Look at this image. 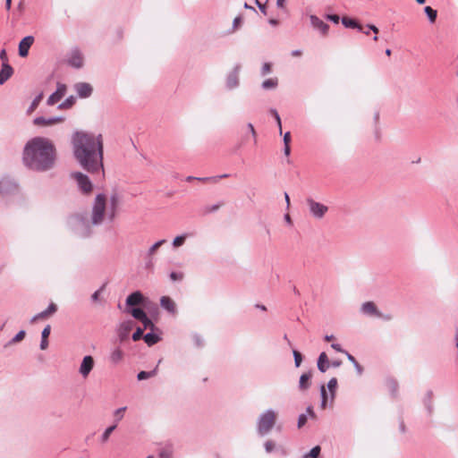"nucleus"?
Segmentation results:
<instances>
[{
  "instance_id": "obj_1",
  "label": "nucleus",
  "mask_w": 458,
  "mask_h": 458,
  "mask_svg": "<svg viewBox=\"0 0 458 458\" xmlns=\"http://www.w3.org/2000/svg\"><path fill=\"white\" fill-rule=\"evenodd\" d=\"M73 155L81 166L91 174L103 171L104 146L101 134L75 131L72 137Z\"/></svg>"
},
{
  "instance_id": "obj_2",
  "label": "nucleus",
  "mask_w": 458,
  "mask_h": 458,
  "mask_svg": "<svg viewBox=\"0 0 458 458\" xmlns=\"http://www.w3.org/2000/svg\"><path fill=\"white\" fill-rule=\"evenodd\" d=\"M55 157V148L49 139L35 137L26 143L22 161L30 170L46 172L54 167Z\"/></svg>"
},
{
  "instance_id": "obj_3",
  "label": "nucleus",
  "mask_w": 458,
  "mask_h": 458,
  "mask_svg": "<svg viewBox=\"0 0 458 458\" xmlns=\"http://www.w3.org/2000/svg\"><path fill=\"white\" fill-rule=\"evenodd\" d=\"M116 197L111 198V209L106 212V196L99 193L96 196L92 205V210L89 218L81 216L76 218L75 229L81 237H88L92 234L93 227L99 226L105 221L106 216L112 222L115 216Z\"/></svg>"
},
{
  "instance_id": "obj_4",
  "label": "nucleus",
  "mask_w": 458,
  "mask_h": 458,
  "mask_svg": "<svg viewBox=\"0 0 458 458\" xmlns=\"http://www.w3.org/2000/svg\"><path fill=\"white\" fill-rule=\"evenodd\" d=\"M277 414L275 411L269 409L261 413L257 422V431L261 437L267 435L274 428Z\"/></svg>"
},
{
  "instance_id": "obj_5",
  "label": "nucleus",
  "mask_w": 458,
  "mask_h": 458,
  "mask_svg": "<svg viewBox=\"0 0 458 458\" xmlns=\"http://www.w3.org/2000/svg\"><path fill=\"white\" fill-rule=\"evenodd\" d=\"M305 201L309 208L310 215L317 220L323 219L328 212L329 208L327 205L316 201L310 197L307 198Z\"/></svg>"
},
{
  "instance_id": "obj_6",
  "label": "nucleus",
  "mask_w": 458,
  "mask_h": 458,
  "mask_svg": "<svg viewBox=\"0 0 458 458\" xmlns=\"http://www.w3.org/2000/svg\"><path fill=\"white\" fill-rule=\"evenodd\" d=\"M72 177L77 182L80 190L83 193H89L92 191V183L86 174L75 172L72 174Z\"/></svg>"
},
{
  "instance_id": "obj_7",
  "label": "nucleus",
  "mask_w": 458,
  "mask_h": 458,
  "mask_svg": "<svg viewBox=\"0 0 458 458\" xmlns=\"http://www.w3.org/2000/svg\"><path fill=\"white\" fill-rule=\"evenodd\" d=\"M95 366L94 358L91 355H87L82 359L79 368V373L83 378H87Z\"/></svg>"
},
{
  "instance_id": "obj_8",
  "label": "nucleus",
  "mask_w": 458,
  "mask_h": 458,
  "mask_svg": "<svg viewBox=\"0 0 458 458\" xmlns=\"http://www.w3.org/2000/svg\"><path fill=\"white\" fill-rule=\"evenodd\" d=\"M64 121V117L63 116H54L46 118L44 116L36 117L33 120V123L36 126H52L56 123H63Z\"/></svg>"
},
{
  "instance_id": "obj_9",
  "label": "nucleus",
  "mask_w": 458,
  "mask_h": 458,
  "mask_svg": "<svg viewBox=\"0 0 458 458\" xmlns=\"http://www.w3.org/2000/svg\"><path fill=\"white\" fill-rule=\"evenodd\" d=\"M66 93V86L62 83H57L56 90L52 93L47 100L48 106H53L59 102Z\"/></svg>"
},
{
  "instance_id": "obj_10",
  "label": "nucleus",
  "mask_w": 458,
  "mask_h": 458,
  "mask_svg": "<svg viewBox=\"0 0 458 458\" xmlns=\"http://www.w3.org/2000/svg\"><path fill=\"white\" fill-rule=\"evenodd\" d=\"M34 43V37L26 36L19 43V55L21 57H26L29 54V49Z\"/></svg>"
},
{
  "instance_id": "obj_11",
  "label": "nucleus",
  "mask_w": 458,
  "mask_h": 458,
  "mask_svg": "<svg viewBox=\"0 0 458 458\" xmlns=\"http://www.w3.org/2000/svg\"><path fill=\"white\" fill-rule=\"evenodd\" d=\"M133 327H134V322L132 320L123 321L120 325V327L118 329V336H119L121 342H123L124 340H126L128 338L129 334H130L131 330L133 328Z\"/></svg>"
},
{
  "instance_id": "obj_12",
  "label": "nucleus",
  "mask_w": 458,
  "mask_h": 458,
  "mask_svg": "<svg viewBox=\"0 0 458 458\" xmlns=\"http://www.w3.org/2000/svg\"><path fill=\"white\" fill-rule=\"evenodd\" d=\"M17 190V184L10 179L3 178L0 180V194H9Z\"/></svg>"
},
{
  "instance_id": "obj_13",
  "label": "nucleus",
  "mask_w": 458,
  "mask_h": 458,
  "mask_svg": "<svg viewBox=\"0 0 458 458\" xmlns=\"http://www.w3.org/2000/svg\"><path fill=\"white\" fill-rule=\"evenodd\" d=\"M74 89L80 98H89L93 91L92 86L87 82L76 83Z\"/></svg>"
},
{
  "instance_id": "obj_14",
  "label": "nucleus",
  "mask_w": 458,
  "mask_h": 458,
  "mask_svg": "<svg viewBox=\"0 0 458 458\" xmlns=\"http://www.w3.org/2000/svg\"><path fill=\"white\" fill-rule=\"evenodd\" d=\"M57 310V306L56 304H55L54 302H51L47 309H46L45 310L36 314L34 317H32V318L30 319V322L31 323H35L36 321L39 320V319H44L49 316H52L53 314H55Z\"/></svg>"
},
{
  "instance_id": "obj_15",
  "label": "nucleus",
  "mask_w": 458,
  "mask_h": 458,
  "mask_svg": "<svg viewBox=\"0 0 458 458\" xmlns=\"http://www.w3.org/2000/svg\"><path fill=\"white\" fill-rule=\"evenodd\" d=\"M360 310L362 313L373 316L382 317V313L377 310L376 304L373 301H366L361 305Z\"/></svg>"
},
{
  "instance_id": "obj_16",
  "label": "nucleus",
  "mask_w": 458,
  "mask_h": 458,
  "mask_svg": "<svg viewBox=\"0 0 458 458\" xmlns=\"http://www.w3.org/2000/svg\"><path fill=\"white\" fill-rule=\"evenodd\" d=\"M310 23L311 25L317 29L322 35H327L329 30L328 24L324 22L316 15H310Z\"/></svg>"
},
{
  "instance_id": "obj_17",
  "label": "nucleus",
  "mask_w": 458,
  "mask_h": 458,
  "mask_svg": "<svg viewBox=\"0 0 458 458\" xmlns=\"http://www.w3.org/2000/svg\"><path fill=\"white\" fill-rule=\"evenodd\" d=\"M13 69L8 63H3L0 71V85L5 83L13 75Z\"/></svg>"
},
{
  "instance_id": "obj_18",
  "label": "nucleus",
  "mask_w": 458,
  "mask_h": 458,
  "mask_svg": "<svg viewBox=\"0 0 458 458\" xmlns=\"http://www.w3.org/2000/svg\"><path fill=\"white\" fill-rule=\"evenodd\" d=\"M144 296L142 295V293L139 291H136L132 293H131L127 298H126V305L127 306H136V305H140V304H142L144 302Z\"/></svg>"
},
{
  "instance_id": "obj_19",
  "label": "nucleus",
  "mask_w": 458,
  "mask_h": 458,
  "mask_svg": "<svg viewBox=\"0 0 458 458\" xmlns=\"http://www.w3.org/2000/svg\"><path fill=\"white\" fill-rule=\"evenodd\" d=\"M68 64L74 68H81L83 65V57L79 50L72 52Z\"/></svg>"
},
{
  "instance_id": "obj_20",
  "label": "nucleus",
  "mask_w": 458,
  "mask_h": 458,
  "mask_svg": "<svg viewBox=\"0 0 458 458\" xmlns=\"http://www.w3.org/2000/svg\"><path fill=\"white\" fill-rule=\"evenodd\" d=\"M160 305L170 313H175L176 308L174 301L168 296H163L160 299Z\"/></svg>"
},
{
  "instance_id": "obj_21",
  "label": "nucleus",
  "mask_w": 458,
  "mask_h": 458,
  "mask_svg": "<svg viewBox=\"0 0 458 458\" xmlns=\"http://www.w3.org/2000/svg\"><path fill=\"white\" fill-rule=\"evenodd\" d=\"M318 369L320 372H326L329 368V360L326 352H321L318 359Z\"/></svg>"
},
{
  "instance_id": "obj_22",
  "label": "nucleus",
  "mask_w": 458,
  "mask_h": 458,
  "mask_svg": "<svg viewBox=\"0 0 458 458\" xmlns=\"http://www.w3.org/2000/svg\"><path fill=\"white\" fill-rule=\"evenodd\" d=\"M311 377H312V374L310 371L301 375L300 381H299V388L301 390H302V391L307 390L310 387V381Z\"/></svg>"
},
{
  "instance_id": "obj_23",
  "label": "nucleus",
  "mask_w": 458,
  "mask_h": 458,
  "mask_svg": "<svg viewBox=\"0 0 458 458\" xmlns=\"http://www.w3.org/2000/svg\"><path fill=\"white\" fill-rule=\"evenodd\" d=\"M342 24L345 28H352V29H357L359 30H362V26L357 21L348 18V17L342 18Z\"/></svg>"
},
{
  "instance_id": "obj_24",
  "label": "nucleus",
  "mask_w": 458,
  "mask_h": 458,
  "mask_svg": "<svg viewBox=\"0 0 458 458\" xmlns=\"http://www.w3.org/2000/svg\"><path fill=\"white\" fill-rule=\"evenodd\" d=\"M123 359V352L119 348H115L110 354V361L114 364H118Z\"/></svg>"
},
{
  "instance_id": "obj_25",
  "label": "nucleus",
  "mask_w": 458,
  "mask_h": 458,
  "mask_svg": "<svg viewBox=\"0 0 458 458\" xmlns=\"http://www.w3.org/2000/svg\"><path fill=\"white\" fill-rule=\"evenodd\" d=\"M143 339H144V342L148 346L154 345V344H156L157 343H158L160 341V337L158 336V335H157V334H155L153 332L147 333L143 336Z\"/></svg>"
},
{
  "instance_id": "obj_26",
  "label": "nucleus",
  "mask_w": 458,
  "mask_h": 458,
  "mask_svg": "<svg viewBox=\"0 0 458 458\" xmlns=\"http://www.w3.org/2000/svg\"><path fill=\"white\" fill-rule=\"evenodd\" d=\"M432 392L428 391L426 396L423 400L424 405L428 412V415H431L433 412V403H432Z\"/></svg>"
},
{
  "instance_id": "obj_27",
  "label": "nucleus",
  "mask_w": 458,
  "mask_h": 458,
  "mask_svg": "<svg viewBox=\"0 0 458 458\" xmlns=\"http://www.w3.org/2000/svg\"><path fill=\"white\" fill-rule=\"evenodd\" d=\"M128 312L139 321L142 320L147 316L146 312L140 308H132L128 310Z\"/></svg>"
},
{
  "instance_id": "obj_28",
  "label": "nucleus",
  "mask_w": 458,
  "mask_h": 458,
  "mask_svg": "<svg viewBox=\"0 0 458 458\" xmlns=\"http://www.w3.org/2000/svg\"><path fill=\"white\" fill-rule=\"evenodd\" d=\"M225 202H218L214 205H207L202 208V213L204 215L214 213V212L217 211L222 206H225Z\"/></svg>"
},
{
  "instance_id": "obj_29",
  "label": "nucleus",
  "mask_w": 458,
  "mask_h": 458,
  "mask_svg": "<svg viewBox=\"0 0 458 458\" xmlns=\"http://www.w3.org/2000/svg\"><path fill=\"white\" fill-rule=\"evenodd\" d=\"M278 80L277 78H270L262 82V89H273L277 87Z\"/></svg>"
},
{
  "instance_id": "obj_30",
  "label": "nucleus",
  "mask_w": 458,
  "mask_h": 458,
  "mask_svg": "<svg viewBox=\"0 0 458 458\" xmlns=\"http://www.w3.org/2000/svg\"><path fill=\"white\" fill-rule=\"evenodd\" d=\"M228 174H224L217 176H211V177H196V181L203 182H212L216 183L219 181L221 178H226Z\"/></svg>"
},
{
  "instance_id": "obj_31",
  "label": "nucleus",
  "mask_w": 458,
  "mask_h": 458,
  "mask_svg": "<svg viewBox=\"0 0 458 458\" xmlns=\"http://www.w3.org/2000/svg\"><path fill=\"white\" fill-rule=\"evenodd\" d=\"M424 12L426 13V15L428 16V21L431 22V23H434L437 20V10L433 9L432 7L430 6H426L424 8Z\"/></svg>"
},
{
  "instance_id": "obj_32",
  "label": "nucleus",
  "mask_w": 458,
  "mask_h": 458,
  "mask_svg": "<svg viewBox=\"0 0 458 458\" xmlns=\"http://www.w3.org/2000/svg\"><path fill=\"white\" fill-rule=\"evenodd\" d=\"M25 335H26V333H25V331H24V330H21V331H19V332H18V333H17V334H16V335L12 338V340H10V341H9V342L4 345V347H7V346H9V345H11V344H16V343H19V342L22 341V340L24 339V337H25Z\"/></svg>"
},
{
  "instance_id": "obj_33",
  "label": "nucleus",
  "mask_w": 458,
  "mask_h": 458,
  "mask_svg": "<svg viewBox=\"0 0 458 458\" xmlns=\"http://www.w3.org/2000/svg\"><path fill=\"white\" fill-rule=\"evenodd\" d=\"M43 98V93H39L31 102L30 106H29L27 113L31 114L39 105L40 101Z\"/></svg>"
},
{
  "instance_id": "obj_34",
  "label": "nucleus",
  "mask_w": 458,
  "mask_h": 458,
  "mask_svg": "<svg viewBox=\"0 0 458 458\" xmlns=\"http://www.w3.org/2000/svg\"><path fill=\"white\" fill-rule=\"evenodd\" d=\"M321 447L319 445H316L309 453H306L302 455V458H318L320 454Z\"/></svg>"
},
{
  "instance_id": "obj_35",
  "label": "nucleus",
  "mask_w": 458,
  "mask_h": 458,
  "mask_svg": "<svg viewBox=\"0 0 458 458\" xmlns=\"http://www.w3.org/2000/svg\"><path fill=\"white\" fill-rule=\"evenodd\" d=\"M165 240H159L157 242H155L148 250L147 256L148 257H153V255L156 253V251L160 248L163 244L165 243Z\"/></svg>"
},
{
  "instance_id": "obj_36",
  "label": "nucleus",
  "mask_w": 458,
  "mask_h": 458,
  "mask_svg": "<svg viewBox=\"0 0 458 458\" xmlns=\"http://www.w3.org/2000/svg\"><path fill=\"white\" fill-rule=\"evenodd\" d=\"M157 367L151 371L142 370L138 373L137 378H138V380H144V379L149 378L151 377H154L157 374Z\"/></svg>"
},
{
  "instance_id": "obj_37",
  "label": "nucleus",
  "mask_w": 458,
  "mask_h": 458,
  "mask_svg": "<svg viewBox=\"0 0 458 458\" xmlns=\"http://www.w3.org/2000/svg\"><path fill=\"white\" fill-rule=\"evenodd\" d=\"M116 428V423H114L112 426L106 428L104 433L101 436V442L106 443L109 439L110 435L112 432Z\"/></svg>"
},
{
  "instance_id": "obj_38",
  "label": "nucleus",
  "mask_w": 458,
  "mask_h": 458,
  "mask_svg": "<svg viewBox=\"0 0 458 458\" xmlns=\"http://www.w3.org/2000/svg\"><path fill=\"white\" fill-rule=\"evenodd\" d=\"M126 409H127L126 407H121V408L116 409L114 411V423H116V425L123 418Z\"/></svg>"
},
{
  "instance_id": "obj_39",
  "label": "nucleus",
  "mask_w": 458,
  "mask_h": 458,
  "mask_svg": "<svg viewBox=\"0 0 458 458\" xmlns=\"http://www.w3.org/2000/svg\"><path fill=\"white\" fill-rule=\"evenodd\" d=\"M75 103V98L71 96L69 98H67L64 102H62L59 106H58V109H67V108H70L72 107Z\"/></svg>"
},
{
  "instance_id": "obj_40",
  "label": "nucleus",
  "mask_w": 458,
  "mask_h": 458,
  "mask_svg": "<svg viewBox=\"0 0 458 458\" xmlns=\"http://www.w3.org/2000/svg\"><path fill=\"white\" fill-rule=\"evenodd\" d=\"M140 322L143 324V330L149 328L151 331H153L156 328V326L148 316H146L142 320H140Z\"/></svg>"
},
{
  "instance_id": "obj_41",
  "label": "nucleus",
  "mask_w": 458,
  "mask_h": 458,
  "mask_svg": "<svg viewBox=\"0 0 458 458\" xmlns=\"http://www.w3.org/2000/svg\"><path fill=\"white\" fill-rule=\"evenodd\" d=\"M265 451L267 454L272 453L273 451L276 450V445L273 440H267L264 444Z\"/></svg>"
},
{
  "instance_id": "obj_42",
  "label": "nucleus",
  "mask_w": 458,
  "mask_h": 458,
  "mask_svg": "<svg viewBox=\"0 0 458 458\" xmlns=\"http://www.w3.org/2000/svg\"><path fill=\"white\" fill-rule=\"evenodd\" d=\"M293 355L294 359V365L296 368H299L302 361V355L295 349L293 350Z\"/></svg>"
},
{
  "instance_id": "obj_43",
  "label": "nucleus",
  "mask_w": 458,
  "mask_h": 458,
  "mask_svg": "<svg viewBox=\"0 0 458 458\" xmlns=\"http://www.w3.org/2000/svg\"><path fill=\"white\" fill-rule=\"evenodd\" d=\"M320 394H321V408L325 409L327 406V394L325 386H323V385L320 387Z\"/></svg>"
},
{
  "instance_id": "obj_44",
  "label": "nucleus",
  "mask_w": 458,
  "mask_h": 458,
  "mask_svg": "<svg viewBox=\"0 0 458 458\" xmlns=\"http://www.w3.org/2000/svg\"><path fill=\"white\" fill-rule=\"evenodd\" d=\"M185 240H186L185 234L176 236L173 241V246L174 248H178L184 243Z\"/></svg>"
},
{
  "instance_id": "obj_45",
  "label": "nucleus",
  "mask_w": 458,
  "mask_h": 458,
  "mask_svg": "<svg viewBox=\"0 0 458 458\" xmlns=\"http://www.w3.org/2000/svg\"><path fill=\"white\" fill-rule=\"evenodd\" d=\"M387 385H388V388L390 389L391 391V394L393 396H396V394H397V389H398V384L396 381L394 380H389L387 382Z\"/></svg>"
},
{
  "instance_id": "obj_46",
  "label": "nucleus",
  "mask_w": 458,
  "mask_h": 458,
  "mask_svg": "<svg viewBox=\"0 0 458 458\" xmlns=\"http://www.w3.org/2000/svg\"><path fill=\"white\" fill-rule=\"evenodd\" d=\"M106 288V284H104L98 290H97L93 294L91 295V301L94 302H97L99 301L100 294L104 292Z\"/></svg>"
},
{
  "instance_id": "obj_47",
  "label": "nucleus",
  "mask_w": 458,
  "mask_h": 458,
  "mask_svg": "<svg viewBox=\"0 0 458 458\" xmlns=\"http://www.w3.org/2000/svg\"><path fill=\"white\" fill-rule=\"evenodd\" d=\"M336 386H337L336 378L335 377L331 378L327 383V387L330 390V392L332 393L333 397L335 395V390Z\"/></svg>"
},
{
  "instance_id": "obj_48",
  "label": "nucleus",
  "mask_w": 458,
  "mask_h": 458,
  "mask_svg": "<svg viewBox=\"0 0 458 458\" xmlns=\"http://www.w3.org/2000/svg\"><path fill=\"white\" fill-rule=\"evenodd\" d=\"M270 113L272 114V115L276 119V121L277 123V125H278V128H279L280 134H282V123H281V118L279 116L278 112L276 109H271Z\"/></svg>"
},
{
  "instance_id": "obj_49",
  "label": "nucleus",
  "mask_w": 458,
  "mask_h": 458,
  "mask_svg": "<svg viewBox=\"0 0 458 458\" xmlns=\"http://www.w3.org/2000/svg\"><path fill=\"white\" fill-rule=\"evenodd\" d=\"M143 336H144V335H143V329H142V328H140V327H138V328L136 329V331L132 334L131 338H132V340H133L134 342H137V341H139L140 339H141Z\"/></svg>"
},
{
  "instance_id": "obj_50",
  "label": "nucleus",
  "mask_w": 458,
  "mask_h": 458,
  "mask_svg": "<svg viewBox=\"0 0 458 458\" xmlns=\"http://www.w3.org/2000/svg\"><path fill=\"white\" fill-rule=\"evenodd\" d=\"M183 273L182 272H172L169 277L172 281H182L183 279Z\"/></svg>"
},
{
  "instance_id": "obj_51",
  "label": "nucleus",
  "mask_w": 458,
  "mask_h": 458,
  "mask_svg": "<svg viewBox=\"0 0 458 458\" xmlns=\"http://www.w3.org/2000/svg\"><path fill=\"white\" fill-rule=\"evenodd\" d=\"M158 458H172V451L168 448L162 449L158 454Z\"/></svg>"
},
{
  "instance_id": "obj_52",
  "label": "nucleus",
  "mask_w": 458,
  "mask_h": 458,
  "mask_svg": "<svg viewBox=\"0 0 458 458\" xmlns=\"http://www.w3.org/2000/svg\"><path fill=\"white\" fill-rule=\"evenodd\" d=\"M242 23V18L241 16L235 17L233 21V29L238 30Z\"/></svg>"
},
{
  "instance_id": "obj_53",
  "label": "nucleus",
  "mask_w": 458,
  "mask_h": 458,
  "mask_svg": "<svg viewBox=\"0 0 458 458\" xmlns=\"http://www.w3.org/2000/svg\"><path fill=\"white\" fill-rule=\"evenodd\" d=\"M271 72V64L269 63H265L261 68V75L265 76Z\"/></svg>"
},
{
  "instance_id": "obj_54",
  "label": "nucleus",
  "mask_w": 458,
  "mask_h": 458,
  "mask_svg": "<svg viewBox=\"0 0 458 458\" xmlns=\"http://www.w3.org/2000/svg\"><path fill=\"white\" fill-rule=\"evenodd\" d=\"M307 422V416L306 414H301L298 418V423H297V426L299 428H301V427H303Z\"/></svg>"
},
{
  "instance_id": "obj_55",
  "label": "nucleus",
  "mask_w": 458,
  "mask_h": 458,
  "mask_svg": "<svg viewBox=\"0 0 458 458\" xmlns=\"http://www.w3.org/2000/svg\"><path fill=\"white\" fill-rule=\"evenodd\" d=\"M50 332H51V327L50 325H47L44 327V329L42 330V333H41V337L42 338H48L49 335H50Z\"/></svg>"
},
{
  "instance_id": "obj_56",
  "label": "nucleus",
  "mask_w": 458,
  "mask_h": 458,
  "mask_svg": "<svg viewBox=\"0 0 458 458\" xmlns=\"http://www.w3.org/2000/svg\"><path fill=\"white\" fill-rule=\"evenodd\" d=\"M153 266H154L153 257H148L146 255V264H145L146 268L150 269L153 267Z\"/></svg>"
},
{
  "instance_id": "obj_57",
  "label": "nucleus",
  "mask_w": 458,
  "mask_h": 458,
  "mask_svg": "<svg viewBox=\"0 0 458 458\" xmlns=\"http://www.w3.org/2000/svg\"><path fill=\"white\" fill-rule=\"evenodd\" d=\"M327 19L333 21L335 24H337L340 20L339 16L336 14H328V15H327Z\"/></svg>"
},
{
  "instance_id": "obj_58",
  "label": "nucleus",
  "mask_w": 458,
  "mask_h": 458,
  "mask_svg": "<svg viewBox=\"0 0 458 458\" xmlns=\"http://www.w3.org/2000/svg\"><path fill=\"white\" fill-rule=\"evenodd\" d=\"M193 340H194V343H195L196 346L201 347L203 345V341H202V339H201V337L199 335H195L193 336Z\"/></svg>"
},
{
  "instance_id": "obj_59",
  "label": "nucleus",
  "mask_w": 458,
  "mask_h": 458,
  "mask_svg": "<svg viewBox=\"0 0 458 458\" xmlns=\"http://www.w3.org/2000/svg\"><path fill=\"white\" fill-rule=\"evenodd\" d=\"M255 3L258 5V7L259 8V10L261 11V13H263L265 15H267L266 4H261L259 0H256Z\"/></svg>"
},
{
  "instance_id": "obj_60",
  "label": "nucleus",
  "mask_w": 458,
  "mask_h": 458,
  "mask_svg": "<svg viewBox=\"0 0 458 458\" xmlns=\"http://www.w3.org/2000/svg\"><path fill=\"white\" fill-rule=\"evenodd\" d=\"M283 140H284V145H290L291 134L289 131L284 133Z\"/></svg>"
},
{
  "instance_id": "obj_61",
  "label": "nucleus",
  "mask_w": 458,
  "mask_h": 458,
  "mask_svg": "<svg viewBox=\"0 0 458 458\" xmlns=\"http://www.w3.org/2000/svg\"><path fill=\"white\" fill-rule=\"evenodd\" d=\"M47 347H48V340H47V338H42L41 337L40 349L41 350H46Z\"/></svg>"
},
{
  "instance_id": "obj_62",
  "label": "nucleus",
  "mask_w": 458,
  "mask_h": 458,
  "mask_svg": "<svg viewBox=\"0 0 458 458\" xmlns=\"http://www.w3.org/2000/svg\"><path fill=\"white\" fill-rule=\"evenodd\" d=\"M331 347L338 352L344 353L345 352V350H344L339 344H332Z\"/></svg>"
},
{
  "instance_id": "obj_63",
  "label": "nucleus",
  "mask_w": 458,
  "mask_h": 458,
  "mask_svg": "<svg viewBox=\"0 0 458 458\" xmlns=\"http://www.w3.org/2000/svg\"><path fill=\"white\" fill-rule=\"evenodd\" d=\"M0 59L3 61V63H7V54L5 49H2L0 51Z\"/></svg>"
},
{
  "instance_id": "obj_64",
  "label": "nucleus",
  "mask_w": 458,
  "mask_h": 458,
  "mask_svg": "<svg viewBox=\"0 0 458 458\" xmlns=\"http://www.w3.org/2000/svg\"><path fill=\"white\" fill-rule=\"evenodd\" d=\"M276 451H278L284 456L288 454L287 450L284 446H282V445L277 446Z\"/></svg>"
}]
</instances>
